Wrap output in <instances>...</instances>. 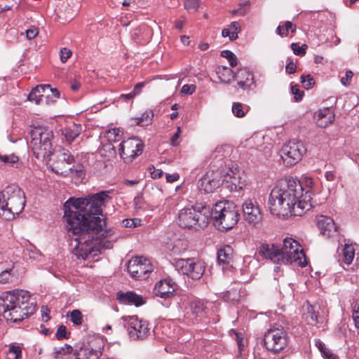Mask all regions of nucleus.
I'll return each mask as SVG.
<instances>
[{
  "instance_id": "1",
  "label": "nucleus",
  "mask_w": 359,
  "mask_h": 359,
  "mask_svg": "<svg viewBox=\"0 0 359 359\" xmlns=\"http://www.w3.org/2000/svg\"><path fill=\"white\" fill-rule=\"evenodd\" d=\"M109 198L102 191L86 198H70L64 204L67 229L73 234V252L79 259H86L101 248H109L115 241L114 231L105 229L102 206Z\"/></svg>"
},
{
  "instance_id": "2",
  "label": "nucleus",
  "mask_w": 359,
  "mask_h": 359,
  "mask_svg": "<svg viewBox=\"0 0 359 359\" xmlns=\"http://www.w3.org/2000/svg\"><path fill=\"white\" fill-rule=\"evenodd\" d=\"M308 190L304 189L299 181L293 178L280 180L272 189L269 197L270 212L276 216L287 218L302 216L312 207V192L314 181L311 177L304 178Z\"/></svg>"
},
{
  "instance_id": "3",
  "label": "nucleus",
  "mask_w": 359,
  "mask_h": 359,
  "mask_svg": "<svg viewBox=\"0 0 359 359\" xmlns=\"http://www.w3.org/2000/svg\"><path fill=\"white\" fill-rule=\"evenodd\" d=\"M0 311L6 321L18 323L34 312L35 302L27 290L7 291L0 296Z\"/></svg>"
},
{
  "instance_id": "4",
  "label": "nucleus",
  "mask_w": 359,
  "mask_h": 359,
  "mask_svg": "<svg viewBox=\"0 0 359 359\" xmlns=\"http://www.w3.org/2000/svg\"><path fill=\"white\" fill-rule=\"evenodd\" d=\"M258 255L273 263L288 264L297 262L306 265V255L299 243L292 238H285L282 245L262 243L258 249Z\"/></svg>"
},
{
  "instance_id": "5",
  "label": "nucleus",
  "mask_w": 359,
  "mask_h": 359,
  "mask_svg": "<svg viewBox=\"0 0 359 359\" xmlns=\"http://www.w3.org/2000/svg\"><path fill=\"white\" fill-rule=\"evenodd\" d=\"M24 191L15 185H9L0 192V216L6 219H13L19 215L25 205Z\"/></svg>"
},
{
  "instance_id": "6",
  "label": "nucleus",
  "mask_w": 359,
  "mask_h": 359,
  "mask_svg": "<svg viewBox=\"0 0 359 359\" xmlns=\"http://www.w3.org/2000/svg\"><path fill=\"white\" fill-rule=\"evenodd\" d=\"M210 219L209 208L188 205L179 211L177 224L182 228L198 231L205 227Z\"/></svg>"
},
{
  "instance_id": "7",
  "label": "nucleus",
  "mask_w": 359,
  "mask_h": 359,
  "mask_svg": "<svg viewBox=\"0 0 359 359\" xmlns=\"http://www.w3.org/2000/svg\"><path fill=\"white\" fill-rule=\"evenodd\" d=\"M31 140L29 147L38 159L50 160L53 154V132L43 127L34 128L29 132Z\"/></svg>"
},
{
  "instance_id": "8",
  "label": "nucleus",
  "mask_w": 359,
  "mask_h": 359,
  "mask_svg": "<svg viewBox=\"0 0 359 359\" xmlns=\"http://www.w3.org/2000/svg\"><path fill=\"white\" fill-rule=\"evenodd\" d=\"M212 214L219 229L225 231L231 229L239 220L238 210L234 203L229 201L216 203Z\"/></svg>"
},
{
  "instance_id": "9",
  "label": "nucleus",
  "mask_w": 359,
  "mask_h": 359,
  "mask_svg": "<svg viewBox=\"0 0 359 359\" xmlns=\"http://www.w3.org/2000/svg\"><path fill=\"white\" fill-rule=\"evenodd\" d=\"M174 266L179 273L193 280H199L203 276L205 269V263L195 258L175 259Z\"/></svg>"
},
{
  "instance_id": "10",
  "label": "nucleus",
  "mask_w": 359,
  "mask_h": 359,
  "mask_svg": "<svg viewBox=\"0 0 359 359\" xmlns=\"http://www.w3.org/2000/svg\"><path fill=\"white\" fill-rule=\"evenodd\" d=\"M306 151L303 143L292 140L283 146L280 151V156L283 164L289 167L297 163L306 154Z\"/></svg>"
},
{
  "instance_id": "11",
  "label": "nucleus",
  "mask_w": 359,
  "mask_h": 359,
  "mask_svg": "<svg viewBox=\"0 0 359 359\" xmlns=\"http://www.w3.org/2000/svg\"><path fill=\"white\" fill-rule=\"evenodd\" d=\"M123 320L131 339H143L149 335L150 328L147 321L140 319L137 316H125Z\"/></svg>"
},
{
  "instance_id": "12",
  "label": "nucleus",
  "mask_w": 359,
  "mask_h": 359,
  "mask_svg": "<svg viewBox=\"0 0 359 359\" xmlns=\"http://www.w3.org/2000/svg\"><path fill=\"white\" fill-rule=\"evenodd\" d=\"M57 162L54 165H50L51 170L57 173L62 175H71L72 176L76 175L81 177L83 175V166L79 165L76 168L69 167L65 168V167L61 168L60 164L70 165L74 160V156L68 151L65 149L58 151L57 154Z\"/></svg>"
},
{
  "instance_id": "13",
  "label": "nucleus",
  "mask_w": 359,
  "mask_h": 359,
  "mask_svg": "<svg viewBox=\"0 0 359 359\" xmlns=\"http://www.w3.org/2000/svg\"><path fill=\"white\" fill-rule=\"evenodd\" d=\"M264 341L266 348L273 353L284 349L288 343L286 332L279 328L269 330L265 334Z\"/></svg>"
},
{
  "instance_id": "14",
  "label": "nucleus",
  "mask_w": 359,
  "mask_h": 359,
  "mask_svg": "<svg viewBox=\"0 0 359 359\" xmlns=\"http://www.w3.org/2000/svg\"><path fill=\"white\" fill-rule=\"evenodd\" d=\"M128 271L136 279H146L152 271L153 267L149 259L143 256L132 258L128 262Z\"/></svg>"
},
{
  "instance_id": "15",
  "label": "nucleus",
  "mask_w": 359,
  "mask_h": 359,
  "mask_svg": "<svg viewBox=\"0 0 359 359\" xmlns=\"http://www.w3.org/2000/svg\"><path fill=\"white\" fill-rule=\"evenodd\" d=\"M119 154L127 162L131 161L140 154L143 149V143L140 139L133 137L123 140L119 145Z\"/></svg>"
},
{
  "instance_id": "16",
  "label": "nucleus",
  "mask_w": 359,
  "mask_h": 359,
  "mask_svg": "<svg viewBox=\"0 0 359 359\" xmlns=\"http://www.w3.org/2000/svg\"><path fill=\"white\" fill-rule=\"evenodd\" d=\"M245 220L252 226H257L262 221V214L255 200L248 199L243 203Z\"/></svg>"
},
{
  "instance_id": "17",
  "label": "nucleus",
  "mask_w": 359,
  "mask_h": 359,
  "mask_svg": "<svg viewBox=\"0 0 359 359\" xmlns=\"http://www.w3.org/2000/svg\"><path fill=\"white\" fill-rule=\"evenodd\" d=\"M222 178L221 173L218 170H208L199 180L198 189L205 193L212 192L220 185Z\"/></svg>"
},
{
  "instance_id": "18",
  "label": "nucleus",
  "mask_w": 359,
  "mask_h": 359,
  "mask_svg": "<svg viewBox=\"0 0 359 359\" xmlns=\"http://www.w3.org/2000/svg\"><path fill=\"white\" fill-rule=\"evenodd\" d=\"M176 284L170 278H165L157 282L154 287V294L163 299L172 297L175 292Z\"/></svg>"
},
{
  "instance_id": "19",
  "label": "nucleus",
  "mask_w": 359,
  "mask_h": 359,
  "mask_svg": "<svg viewBox=\"0 0 359 359\" xmlns=\"http://www.w3.org/2000/svg\"><path fill=\"white\" fill-rule=\"evenodd\" d=\"M48 90L52 93L55 98L59 97L60 93L57 89H53L50 85H39L32 90L28 95L29 101L34 102L36 104H40L43 102V93Z\"/></svg>"
},
{
  "instance_id": "20",
  "label": "nucleus",
  "mask_w": 359,
  "mask_h": 359,
  "mask_svg": "<svg viewBox=\"0 0 359 359\" xmlns=\"http://www.w3.org/2000/svg\"><path fill=\"white\" fill-rule=\"evenodd\" d=\"M316 224L322 234L327 237H332L337 232V226L334 220L325 215L316 217Z\"/></svg>"
},
{
  "instance_id": "21",
  "label": "nucleus",
  "mask_w": 359,
  "mask_h": 359,
  "mask_svg": "<svg viewBox=\"0 0 359 359\" xmlns=\"http://www.w3.org/2000/svg\"><path fill=\"white\" fill-rule=\"evenodd\" d=\"M319 309L318 305H311L309 302L303 306L304 313L302 316L309 325H316L322 323V318L318 312Z\"/></svg>"
},
{
  "instance_id": "22",
  "label": "nucleus",
  "mask_w": 359,
  "mask_h": 359,
  "mask_svg": "<svg viewBox=\"0 0 359 359\" xmlns=\"http://www.w3.org/2000/svg\"><path fill=\"white\" fill-rule=\"evenodd\" d=\"M233 79L237 81L238 86L243 90L249 89L254 84L252 74L245 67L240 68L234 74Z\"/></svg>"
},
{
  "instance_id": "23",
  "label": "nucleus",
  "mask_w": 359,
  "mask_h": 359,
  "mask_svg": "<svg viewBox=\"0 0 359 359\" xmlns=\"http://www.w3.org/2000/svg\"><path fill=\"white\" fill-rule=\"evenodd\" d=\"M222 181L230 183V187L232 191H238L242 189L245 186V182L240 177L238 172L235 170L230 169L226 175L222 176Z\"/></svg>"
},
{
  "instance_id": "24",
  "label": "nucleus",
  "mask_w": 359,
  "mask_h": 359,
  "mask_svg": "<svg viewBox=\"0 0 359 359\" xmlns=\"http://www.w3.org/2000/svg\"><path fill=\"white\" fill-rule=\"evenodd\" d=\"M117 299L121 304L140 306L145 304V299L134 292H118Z\"/></svg>"
},
{
  "instance_id": "25",
  "label": "nucleus",
  "mask_w": 359,
  "mask_h": 359,
  "mask_svg": "<svg viewBox=\"0 0 359 359\" xmlns=\"http://www.w3.org/2000/svg\"><path fill=\"white\" fill-rule=\"evenodd\" d=\"M153 35L151 27L147 24H142L135 28L132 33L133 39L137 43L148 42Z\"/></svg>"
},
{
  "instance_id": "26",
  "label": "nucleus",
  "mask_w": 359,
  "mask_h": 359,
  "mask_svg": "<svg viewBox=\"0 0 359 359\" xmlns=\"http://www.w3.org/2000/svg\"><path fill=\"white\" fill-rule=\"evenodd\" d=\"M101 355V348H93L90 346L81 347L76 353V359H98Z\"/></svg>"
},
{
  "instance_id": "27",
  "label": "nucleus",
  "mask_w": 359,
  "mask_h": 359,
  "mask_svg": "<svg viewBox=\"0 0 359 359\" xmlns=\"http://www.w3.org/2000/svg\"><path fill=\"white\" fill-rule=\"evenodd\" d=\"M358 245L353 243H345L341 246L343 262L349 266L353 261Z\"/></svg>"
},
{
  "instance_id": "28",
  "label": "nucleus",
  "mask_w": 359,
  "mask_h": 359,
  "mask_svg": "<svg viewBox=\"0 0 359 359\" xmlns=\"http://www.w3.org/2000/svg\"><path fill=\"white\" fill-rule=\"evenodd\" d=\"M81 124L73 123L62 130V134L68 142H73L82 132Z\"/></svg>"
},
{
  "instance_id": "29",
  "label": "nucleus",
  "mask_w": 359,
  "mask_h": 359,
  "mask_svg": "<svg viewBox=\"0 0 359 359\" xmlns=\"http://www.w3.org/2000/svg\"><path fill=\"white\" fill-rule=\"evenodd\" d=\"M317 125L321 128H325L334 120V116L330 109L320 110L318 114Z\"/></svg>"
},
{
  "instance_id": "30",
  "label": "nucleus",
  "mask_w": 359,
  "mask_h": 359,
  "mask_svg": "<svg viewBox=\"0 0 359 359\" xmlns=\"http://www.w3.org/2000/svg\"><path fill=\"white\" fill-rule=\"evenodd\" d=\"M233 259V249L229 245H225L217 251V261L219 264H229Z\"/></svg>"
},
{
  "instance_id": "31",
  "label": "nucleus",
  "mask_w": 359,
  "mask_h": 359,
  "mask_svg": "<svg viewBox=\"0 0 359 359\" xmlns=\"http://www.w3.org/2000/svg\"><path fill=\"white\" fill-rule=\"evenodd\" d=\"M241 31V27L238 22L233 21L231 22L227 28L222 29V35L223 37H229L230 41H234L238 39V33Z\"/></svg>"
},
{
  "instance_id": "32",
  "label": "nucleus",
  "mask_w": 359,
  "mask_h": 359,
  "mask_svg": "<svg viewBox=\"0 0 359 359\" xmlns=\"http://www.w3.org/2000/svg\"><path fill=\"white\" fill-rule=\"evenodd\" d=\"M217 73L221 82L224 83H229L234 76L233 71L226 67H219Z\"/></svg>"
},
{
  "instance_id": "33",
  "label": "nucleus",
  "mask_w": 359,
  "mask_h": 359,
  "mask_svg": "<svg viewBox=\"0 0 359 359\" xmlns=\"http://www.w3.org/2000/svg\"><path fill=\"white\" fill-rule=\"evenodd\" d=\"M190 309L196 316H202L205 313L206 306L200 300H195L190 304Z\"/></svg>"
},
{
  "instance_id": "34",
  "label": "nucleus",
  "mask_w": 359,
  "mask_h": 359,
  "mask_svg": "<svg viewBox=\"0 0 359 359\" xmlns=\"http://www.w3.org/2000/svg\"><path fill=\"white\" fill-rule=\"evenodd\" d=\"M123 135V131L120 130L119 128H112L110 130H108L105 133V137L107 139L109 142H117L120 140Z\"/></svg>"
},
{
  "instance_id": "35",
  "label": "nucleus",
  "mask_w": 359,
  "mask_h": 359,
  "mask_svg": "<svg viewBox=\"0 0 359 359\" xmlns=\"http://www.w3.org/2000/svg\"><path fill=\"white\" fill-rule=\"evenodd\" d=\"M289 31L292 32L295 31V27L290 21L285 22L283 25H279L276 28V33L282 37L287 36Z\"/></svg>"
},
{
  "instance_id": "36",
  "label": "nucleus",
  "mask_w": 359,
  "mask_h": 359,
  "mask_svg": "<svg viewBox=\"0 0 359 359\" xmlns=\"http://www.w3.org/2000/svg\"><path fill=\"white\" fill-rule=\"evenodd\" d=\"M154 117V113L151 110L146 111L141 116L135 118L136 124L140 126H147L151 123Z\"/></svg>"
},
{
  "instance_id": "37",
  "label": "nucleus",
  "mask_w": 359,
  "mask_h": 359,
  "mask_svg": "<svg viewBox=\"0 0 359 359\" xmlns=\"http://www.w3.org/2000/svg\"><path fill=\"white\" fill-rule=\"evenodd\" d=\"M27 252L30 259L35 261L41 260L42 254L41 253L40 250H38L35 246L29 245L27 248Z\"/></svg>"
},
{
  "instance_id": "38",
  "label": "nucleus",
  "mask_w": 359,
  "mask_h": 359,
  "mask_svg": "<svg viewBox=\"0 0 359 359\" xmlns=\"http://www.w3.org/2000/svg\"><path fill=\"white\" fill-rule=\"evenodd\" d=\"M19 158L15 154H1L0 153V161L4 163L6 165H13L14 163H16L18 161Z\"/></svg>"
},
{
  "instance_id": "39",
  "label": "nucleus",
  "mask_w": 359,
  "mask_h": 359,
  "mask_svg": "<svg viewBox=\"0 0 359 359\" xmlns=\"http://www.w3.org/2000/svg\"><path fill=\"white\" fill-rule=\"evenodd\" d=\"M71 321L76 325H80L83 323V314L81 311L74 309L70 313Z\"/></svg>"
},
{
  "instance_id": "40",
  "label": "nucleus",
  "mask_w": 359,
  "mask_h": 359,
  "mask_svg": "<svg viewBox=\"0 0 359 359\" xmlns=\"http://www.w3.org/2000/svg\"><path fill=\"white\" fill-rule=\"evenodd\" d=\"M221 56L226 58L232 67L237 65V57L236 55L231 51L228 50H222L221 52Z\"/></svg>"
},
{
  "instance_id": "41",
  "label": "nucleus",
  "mask_w": 359,
  "mask_h": 359,
  "mask_svg": "<svg viewBox=\"0 0 359 359\" xmlns=\"http://www.w3.org/2000/svg\"><path fill=\"white\" fill-rule=\"evenodd\" d=\"M243 262L248 267L249 271L256 269L259 266L258 259L251 256L245 257Z\"/></svg>"
},
{
  "instance_id": "42",
  "label": "nucleus",
  "mask_w": 359,
  "mask_h": 359,
  "mask_svg": "<svg viewBox=\"0 0 359 359\" xmlns=\"http://www.w3.org/2000/svg\"><path fill=\"white\" fill-rule=\"evenodd\" d=\"M142 224V220L139 218L125 219L122 221V224L126 228H135L140 226Z\"/></svg>"
},
{
  "instance_id": "43",
  "label": "nucleus",
  "mask_w": 359,
  "mask_h": 359,
  "mask_svg": "<svg viewBox=\"0 0 359 359\" xmlns=\"http://www.w3.org/2000/svg\"><path fill=\"white\" fill-rule=\"evenodd\" d=\"M232 112L237 117H243L245 116L246 111L242 104L233 102L232 105Z\"/></svg>"
},
{
  "instance_id": "44",
  "label": "nucleus",
  "mask_w": 359,
  "mask_h": 359,
  "mask_svg": "<svg viewBox=\"0 0 359 359\" xmlns=\"http://www.w3.org/2000/svg\"><path fill=\"white\" fill-rule=\"evenodd\" d=\"M291 48L294 55L303 56L306 54V50L307 49V45L303 44L301 46H299L298 43H292L291 44Z\"/></svg>"
},
{
  "instance_id": "45",
  "label": "nucleus",
  "mask_w": 359,
  "mask_h": 359,
  "mask_svg": "<svg viewBox=\"0 0 359 359\" xmlns=\"http://www.w3.org/2000/svg\"><path fill=\"white\" fill-rule=\"evenodd\" d=\"M184 8L189 12H195L199 7V2L198 0H185Z\"/></svg>"
},
{
  "instance_id": "46",
  "label": "nucleus",
  "mask_w": 359,
  "mask_h": 359,
  "mask_svg": "<svg viewBox=\"0 0 359 359\" xmlns=\"http://www.w3.org/2000/svg\"><path fill=\"white\" fill-rule=\"evenodd\" d=\"M8 354L12 355L14 357L13 359H22V349L18 346H11Z\"/></svg>"
},
{
  "instance_id": "47",
  "label": "nucleus",
  "mask_w": 359,
  "mask_h": 359,
  "mask_svg": "<svg viewBox=\"0 0 359 359\" xmlns=\"http://www.w3.org/2000/svg\"><path fill=\"white\" fill-rule=\"evenodd\" d=\"M301 81L306 89L312 88L315 83L313 78L311 75H307L306 76H302Z\"/></svg>"
},
{
  "instance_id": "48",
  "label": "nucleus",
  "mask_w": 359,
  "mask_h": 359,
  "mask_svg": "<svg viewBox=\"0 0 359 359\" xmlns=\"http://www.w3.org/2000/svg\"><path fill=\"white\" fill-rule=\"evenodd\" d=\"M196 89V86L194 84H185L181 88V94L183 95H192Z\"/></svg>"
},
{
  "instance_id": "49",
  "label": "nucleus",
  "mask_w": 359,
  "mask_h": 359,
  "mask_svg": "<svg viewBox=\"0 0 359 359\" xmlns=\"http://www.w3.org/2000/svg\"><path fill=\"white\" fill-rule=\"evenodd\" d=\"M151 177L153 179L159 178L163 176V172L161 169H156L154 165H151L148 168Z\"/></svg>"
},
{
  "instance_id": "50",
  "label": "nucleus",
  "mask_w": 359,
  "mask_h": 359,
  "mask_svg": "<svg viewBox=\"0 0 359 359\" xmlns=\"http://www.w3.org/2000/svg\"><path fill=\"white\" fill-rule=\"evenodd\" d=\"M25 34L27 39L32 40L39 34V29L34 26H32L26 30Z\"/></svg>"
},
{
  "instance_id": "51",
  "label": "nucleus",
  "mask_w": 359,
  "mask_h": 359,
  "mask_svg": "<svg viewBox=\"0 0 359 359\" xmlns=\"http://www.w3.org/2000/svg\"><path fill=\"white\" fill-rule=\"evenodd\" d=\"M11 269H6L0 273V283L4 284L8 283L11 278Z\"/></svg>"
},
{
  "instance_id": "52",
  "label": "nucleus",
  "mask_w": 359,
  "mask_h": 359,
  "mask_svg": "<svg viewBox=\"0 0 359 359\" xmlns=\"http://www.w3.org/2000/svg\"><path fill=\"white\" fill-rule=\"evenodd\" d=\"M73 348L71 346L65 344L64 346L55 348V353L57 355H66L72 351Z\"/></svg>"
},
{
  "instance_id": "53",
  "label": "nucleus",
  "mask_w": 359,
  "mask_h": 359,
  "mask_svg": "<svg viewBox=\"0 0 359 359\" xmlns=\"http://www.w3.org/2000/svg\"><path fill=\"white\" fill-rule=\"evenodd\" d=\"M72 54V51L69 49L67 48H61L60 53L61 62L65 63L71 57Z\"/></svg>"
},
{
  "instance_id": "54",
  "label": "nucleus",
  "mask_w": 359,
  "mask_h": 359,
  "mask_svg": "<svg viewBox=\"0 0 359 359\" xmlns=\"http://www.w3.org/2000/svg\"><path fill=\"white\" fill-rule=\"evenodd\" d=\"M291 92L294 95L296 101H300L304 95V92L301 91L297 86H292L291 87Z\"/></svg>"
},
{
  "instance_id": "55",
  "label": "nucleus",
  "mask_w": 359,
  "mask_h": 359,
  "mask_svg": "<svg viewBox=\"0 0 359 359\" xmlns=\"http://www.w3.org/2000/svg\"><path fill=\"white\" fill-rule=\"evenodd\" d=\"M353 320L356 328L359 329V305L355 304L353 309Z\"/></svg>"
},
{
  "instance_id": "56",
  "label": "nucleus",
  "mask_w": 359,
  "mask_h": 359,
  "mask_svg": "<svg viewBox=\"0 0 359 359\" xmlns=\"http://www.w3.org/2000/svg\"><path fill=\"white\" fill-rule=\"evenodd\" d=\"M57 337L58 339H65L68 337V332L67 331V328L64 325H60L57 328L56 332Z\"/></svg>"
},
{
  "instance_id": "57",
  "label": "nucleus",
  "mask_w": 359,
  "mask_h": 359,
  "mask_svg": "<svg viewBox=\"0 0 359 359\" xmlns=\"http://www.w3.org/2000/svg\"><path fill=\"white\" fill-rule=\"evenodd\" d=\"M296 69H297L296 63H294L292 60L288 61L286 65V67H285L286 72L290 74H294L296 72Z\"/></svg>"
},
{
  "instance_id": "58",
  "label": "nucleus",
  "mask_w": 359,
  "mask_h": 359,
  "mask_svg": "<svg viewBox=\"0 0 359 359\" xmlns=\"http://www.w3.org/2000/svg\"><path fill=\"white\" fill-rule=\"evenodd\" d=\"M225 147H226V146H224V145L217 146L213 152L214 157L216 158L218 157L224 156Z\"/></svg>"
},
{
  "instance_id": "59",
  "label": "nucleus",
  "mask_w": 359,
  "mask_h": 359,
  "mask_svg": "<svg viewBox=\"0 0 359 359\" xmlns=\"http://www.w3.org/2000/svg\"><path fill=\"white\" fill-rule=\"evenodd\" d=\"M41 318L43 322H47L50 319L49 313L50 310L47 306H42L41 309Z\"/></svg>"
},
{
  "instance_id": "60",
  "label": "nucleus",
  "mask_w": 359,
  "mask_h": 359,
  "mask_svg": "<svg viewBox=\"0 0 359 359\" xmlns=\"http://www.w3.org/2000/svg\"><path fill=\"white\" fill-rule=\"evenodd\" d=\"M353 72L351 71H347L346 72L345 76L341 79V82L344 86H348L349 82L353 77Z\"/></svg>"
},
{
  "instance_id": "61",
  "label": "nucleus",
  "mask_w": 359,
  "mask_h": 359,
  "mask_svg": "<svg viewBox=\"0 0 359 359\" xmlns=\"http://www.w3.org/2000/svg\"><path fill=\"white\" fill-rule=\"evenodd\" d=\"M180 175L178 173L169 174L167 173L165 175V180L167 182L172 183L179 180Z\"/></svg>"
},
{
  "instance_id": "62",
  "label": "nucleus",
  "mask_w": 359,
  "mask_h": 359,
  "mask_svg": "<svg viewBox=\"0 0 359 359\" xmlns=\"http://www.w3.org/2000/svg\"><path fill=\"white\" fill-rule=\"evenodd\" d=\"M315 344H316V347L320 351L321 354L324 353L326 351L328 350V348H326L324 343L323 341H321L320 339H316Z\"/></svg>"
},
{
  "instance_id": "63",
  "label": "nucleus",
  "mask_w": 359,
  "mask_h": 359,
  "mask_svg": "<svg viewBox=\"0 0 359 359\" xmlns=\"http://www.w3.org/2000/svg\"><path fill=\"white\" fill-rule=\"evenodd\" d=\"M144 86V83H138L135 86V87L132 91L134 93L135 96H136L140 93V92Z\"/></svg>"
},
{
  "instance_id": "64",
  "label": "nucleus",
  "mask_w": 359,
  "mask_h": 359,
  "mask_svg": "<svg viewBox=\"0 0 359 359\" xmlns=\"http://www.w3.org/2000/svg\"><path fill=\"white\" fill-rule=\"evenodd\" d=\"M322 355L324 359H337L335 355L329 349L323 353Z\"/></svg>"
}]
</instances>
